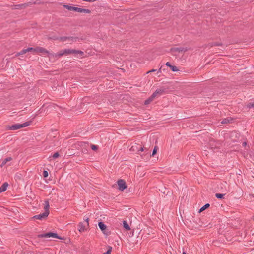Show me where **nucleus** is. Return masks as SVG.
Wrapping results in <instances>:
<instances>
[{
	"instance_id": "obj_34",
	"label": "nucleus",
	"mask_w": 254,
	"mask_h": 254,
	"mask_svg": "<svg viewBox=\"0 0 254 254\" xmlns=\"http://www.w3.org/2000/svg\"><path fill=\"white\" fill-rule=\"evenodd\" d=\"M156 71V70H155V69H152V70H150V71H148V72H147V73H150V72H154V71Z\"/></svg>"
},
{
	"instance_id": "obj_23",
	"label": "nucleus",
	"mask_w": 254,
	"mask_h": 254,
	"mask_svg": "<svg viewBox=\"0 0 254 254\" xmlns=\"http://www.w3.org/2000/svg\"><path fill=\"white\" fill-rule=\"evenodd\" d=\"M163 91L161 89H157L155 91V93L156 94H157V95H161Z\"/></svg>"
},
{
	"instance_id": "obj_36",
	"label": "nucleus",
	"mask_w": 254,
	"mask_h": 254,
	"mask_svg": "<svg viewBox=\"0 0 254 254\" xmlns=\"http://www.w3.org/2000/svg\"><path fill=\"white\" fill-rule=\"evenodd\" d=\"M140 150H141V151H142L143 150V148H141L140 149Z\"/></svg>"
},
{
	"instance_id": "obj_22",
	"label": "nucleus",
	"mask_w": 254,
	"mask_h": 254,
	"mask_svg": "<svg viewBox=\"0 0 254 254\" xmlns=\"http://www.w3.org/2000/svg\"><path fill=\"white\" fill-rule=\"evenodd\" d=\"M153 100L151 97L149 98L148 99L145 101V104L147 105L149 104L152 100Z\"/></svg>"
},
{
	"instance_id": "obj_24",
	"label": "nucleus",
	"mask_w": 254,
	"mask_h": 254,
	"mask_svg": "<svg viewBox=\"0 0 254 254\" xmlns=\"http://www.w3.org/2000/svg\"><path fill=\"white\" fill-rule=\"evenodd\" d=\"M170 68H171V69L173 71H178V69L175 66L171 65V66H170Z\"/></svg>"
},
{
	"instance_id": "obj_14",
	"label": "nucleus",
	"mask_w": 254,
	"mask_h": 254,
	"mask_svg": "<svg viewBox=\"0 0 254 254\" xmlns=\"http://www.w3.org/2000/svg\"><path fill=\"white\" fill-rule=\"evenodd\" d=\"M57 54H54L53 53H50L48 52V54H46V55H48V56L49 57L50 59H54V58H59V56H56Z\"/></svg>"
},
{
	"instance_id": "obj_27",
	"label": "nucleus",
	"mask_w": 254,
	"mask_h": 254,
	"mask_svg": "<svg viewBox=\"0 0 254 254\" xmlns=\"http://www.w3.org/2000/svg\"><path fill=\"white\" fill-rule=\"evenodd\" d=\"M157 150L158 148L157 147H155L152 152V156L154 155L156 153Z\"/></svg>"
},
{
	"instance_id": "obj_4",
	"label": "nucleus",
	"mask_w": 254,
	"mask_h": 254,
	"mask_svg": "<svg viewBox=\"0 0 254 254\" xmlns=\"http://www.w3.org/2000/svg\"><path fill=\"white\" fill-rule=\"evenodd\" d=\"M38 237L39 238H50V237H53L54 238H57L59 239H63L61 237L58 236L57 234L53 233V232H49L43 234H40L38 235Z\"/></svg>"
},
{
	"instance_id": "obj_30",
	"label": "nucleus",
	"mask_w": 254,
	"mask_h": 254,
	"mask_svg": "<svg viewBox=\"0 0 254 254\" xmlns=\"http://www.w3.org/2000/svg\"><path fill=\"white\" fill-rule=\"evenodd\" d=\"M91 148L92 150H95L97 149V146L95 145H92Z\"/></svg>"
},
{
	"instance_id": "obj_26",
	"label": "nucleus",
	"mask_w": 254,
	"mask_h": 254,
	"mask_svg": "<svg viewBox=\"0 0 254 254\" xmlns=\"http://www.w3.org/2000/svg\"><path fill=\"white\" fill-rule=\"evenodd\" d=\"M44 177L46 178L48 176V172L47 171H44L43 173Z\"/></svg>"
},
{
	"instance_id": "obj_37",
	"label": "nucleus",
	"mask_w": 254,
	"mask_h": 254,
	"mask_svg": "<svg viewBox=\"0 0 254 254\" xmlns=\"http://www.w3.org/2000/svg\"><path fill=\"white\" fill-rule=\"evenodd\" d=\"M161 72V69H159L158 72Z\"/></svg>"
},
{
	"instance_id": "obj_19",
	"label": "nucleus",
	"mask_w": 254,
	"mask_h": 254,
	"mask_svg": "<svg viewBox=\"0 0 254 254\" xmlns=\"http://www.w3.org/2000/svg\"><path fill=\"white\" fill-rule=\"evenodd\" d=\"M123 226L127 230L130 229L129 226L126 221H123Z\"/></svg>"
},
{
	"instance_id": "obj_5",
	"label": "nucleus",
	"mask_w": 254,
	"mask_h": 254,
	"mask_svg": "<svg viewBox=\"0 0 254 254\" xmlns=\"http://www.w3.org/2000/svg\"><path fill=\"white\" fill-rule=\"evenodd\" d=\"M187 50L186 48L183 47H174L171 49V52L174 55H176L179 53H182Z\"/></svg>"
},
{
	"instance_id": "obj_35",
	"label": "nucleus",
	"mask_w": 254,
	"mask_h": 254,
	"mask_svg": "<svg viewBox=\"0 0 254 254\" xmlns=\"http://www.w3.org/2000/svg\"><path fill=\"white\" fill-rule=\"evenodd\" d=\"M243 146H246V142H244L243 143Z\"/></svg>"
},
{
	"instance_id": "obj_13",
	"label": "nucleus",
	"mask_w": 254,
	"mask_h": 254,
	"mask_svg": "<svg viewBox=\"0 0 254 254\" xmlns=\"http://www.w3.org/2000/svg\"><path fill=\"white\" fill-rule=\"evenodd\" d=\"M98 226L100 229L105 233V231L107 228V226L102 222L98 223Z\"/></svg>"
},
{
	"instance_id": "obj_20",
	"label": "nucleus",
	"mask_w": 254,
	"mask_h": 254,
	"mask_svg": "<svg viewBox=\"0 0 254 254\" xmlns=\"http://www.w3.org/2000/svg\"><path fill=\"white\" fill-rule=\"evenodd\" d=\"M210 205L209 204L207 203V204H206L205 205H204L203 207H202L200 210H199V212H201L204 210H205L206 209H207V208H208L209 207Z\"/></svg>"
},
{
	"instance_id": "obj_21",
	"label": "nucleus",
	"mask_w": 254,
	"mask_h": 254,
	"mask_svg": "<svg viewBox=\"0 0 254 254\" xmlns=\"http://www.w3.org/2000/svg\"><path fill=\"white\" fill-rule=\"evenodd\" d=\"M27 52V49H23L21 51H20V52H18L16 54V56H18L19 55H23V54H25Z\"/></svg>"
},
{
	"instance_id": "obj_18",
	"label": "nucleus",
	"mask_w": 254,
	"mask_h": 254,
	"mask_svg": "<svg viewBox=\"0 0 254 254\" xmlns=\"http://www.w3.org/2000/svg\"><path fill=\"white\" fill-rule=\"evenodd\" d=\"M44 209L45 211H49V202L48 201H45L44 202Z\"/></svg>"
},
{
	"instance_id": "obj_28",
	"label": "nucleus",
	"mask_w": 254,
	"mask_h": 254,
	"mask_svg": "<svg viewBox=\"0 0 254 254\" xmlns=\"http://www.w3.org/2000/svg\"><path fill=\"white\" fill-rule=\"evenodd\" d=\"M59 156V154L58 153V152H56L53 155V157L54 158H58V157Z\"/></svg>"
},
{
	"instance_id": "obj_9",
	"label": "nucleus",
	"mask_w": 254,
	"mask_h": 254,
	"mask_svg": "<svg viewBox=\"0 0 254 254\" xmlns=\"http://www.w3.org/2000/svg\"><path fill=\"white\" fill-rule=\"evenodd\" d=\"M119 189L122 191L127 188L126 182L123 180H120L118 181Z\"/></svg>"
},
{
	"instance_id": "obj_38",
	"label": "nucleus",
	"mask_w": 254,
	"mask_h": 254,
	"mask_svg": "<svg viewBox=\"0 0 254 254\" xmlns=\"http://www.w3.org/2000/svg\"><path fill=\"white\" fill-rule=\"evenodd\" d=\"M182 254H186L185 252H183Z\"/></svg>"
},
{
	"instance_id": "obj_7",
	"label": "nucleus",
	"mask_w": 254,
	"mask_h": 254,
	"mask_svg": "<svg viewBox=\"0 0 254 254\" xmlns=\"http://www.w3.org/2000/svg\"><path fill=\"white\" fill-rule=\"evenodd\" d=\"M222 185L224 186V187L225 188V190L224 191L225 192L224 194H220V193H216L215 194V196L217 198L219 199H223L224 196L226 194V193L229 191V190L227 189L226 187H227L228 185L226 182H224Z\"/></svg>"
},
{
	"instance_id": "obj_6",
	"label": "nucleus",
	"mask_w": 254,
	"mask_h": 254,
	"mask_svg": "<svg viewBox=\"0 0 254 254\" xmlns=\"http://www.w3.org/2000/svg\"><path fill=\"white\" fill-rule=\"evenodd\" d=\"M49 214V211H45L42 214H40L34 216L33 217V218H35L37 219H40V220L45 219L48 216Z\"/></svg>"
},
{
	"instance_id": "obj_16",
	"label": "nucleus",
	"mask_w": 254,
	"mask_h": 254,
	"mask_svg": "<svg viewBox=\"0 0 254 254\" xmlns=\"http://www.w3.org/2000/svg\"><path fill=\"white\" fill-rule=\"evenodd\" d=\"M64 6L68 10L75 11V7H73L68 5H64Z\"/></svg>"
},
{
	"instance_id": "obj_12",
	"label": "nucleus",
	"mask_w": 254,
	"mask_h": 254,
	"mask_svg": "<svg viewBox=\"0 0 254 254\" xmlns=\"http://www.w3.org/2000/svg\"><path fill=\"white\" fill-rule=\"evenodd\" d=\"M8 186L7 183H4L0 187V193L5 191Z\"/></svg>"
},
{
	"instance_id": "obj_29",
	"label": "nucleus",
	"mask_w": 254,
	"mask_h": 254,
	"mask_svg": "<svg viewBox=\"0 0 254 254\" xmlns=\"http://www.w3.org/2000/svg\"><path fill=\"white\" fill-rule=\"evenodd\" d=\"M248 107L250 108H252L253 107H254V102L253 103H249L247 105Z\"/></svg>"
},
{
	"instance_id": "obj_15",
	"label": "nucleus",
	"mask_w": 254,
	"mask_h": 254,
	"mask_svg": "<svg viewBox=\"0 0 254 254\" xmlns=\"http://www.w3.org/2000/svg\"><path fill=\"white\" fill-rule=\"evenodd\" d=\"M12 160V158L11 157H7L5 159H4L1 164V167H3V166H4L8 162H10V161Z\"/></svg>"
},
{
	"instance_id": "obj_32",
	"label": "nucleus",
	"mask_w": 254,
	"mask_h": 254,
	"mask_svg": "<svg viewBox=\"0 0 254 254\" xmlns=\"http://www.w3.org/2000/svg\"><path fill=\"white\" fill-rule=\"evenodd\" d=\"M157 96V94L155 93V92L151 95V97L153 99Z\"/></svg>"
},
{
	"instance_id": "obj_25",
	"label": "nucleus",
	"mask_w": 254,
	"mask_h": 254,
	"mask_svg": "<svg viewBox=\"0 0 254 254\" xmlns=\"http://www.w3.org/2000/svg\"><path fill=\"white\" fill-rule=\"evenodd\" d=\"M111 251H112V248L109 247L108 250L106 252L103 253V254H111Z\"/></svg>"
},
{
	"instance_id": "obj_8",
	"label": "nucleus",
	"mask_w": 254,
	"mask_h": 254,
	"mask_svg": "<svg viewBox=\"0 0 254 254\" xmlns=\"http://www.w3.org/2000/svg\"><path fill=\"white\" fill-rule=\"evenodd\" d=\"M78 39V38L77 37H62L61 38V41H63V42H64V41H66L67 40H68L69 42H70V43H72V42H76L77 41V40Z\"/></svg>"
},
{
	"instance_id": "obj_1",
	"label": "nucleus",
	"mask_w": 254,
	"mask_h": 254,
	"mask_svg": "<svg viewBox=\"0 0 254 254\" xmlns=\"http://www.w3.org/2000/svg\"><path fill=\"white\" fill-rule=\"evenodd\" d=\"M70 54H79L80 56H82L83 55V52L81 51L76 50L74 49H65L61 50L59 52L57 53L56 56H59V57H60L64 55L66 56Z\"/></svg>"
},
{
	"instance_id": "obj_10",
	"label": "nucleus",
	"mask_w": 254,
	"mask_h": 254,
	"mask_svg": "<svg viewBox=\"0 0 254 254\" xmlns=\"http://www.w3.org/2000/svg\"><path fill=\"white\" fill-rule=\"evenodd\" d=\"M75 11H76L79 13H90L91 11L90 10L87 9H83L81 8L76 7L75 9Z\"/></svg>"
},
{
	"instance_id": "obj_17",
	"label": "nucleus",
	"mask_w": 254,
	"mask_h": 254,
	"mask_svg": "<svg viewBox=\"0 0 254 254\" xmlns=\"http://www.w3.org/2000/svg\"><path fill=\"white\" fill-rule=\"evenodd\" d=\"M28 52H32L33 53H37V47L36 48H28L27 49Z\"/></svg>"
},
{
	"instance_id": "obj_2",
	"label": "nucleus",
	"mask_w": 254,
	"mask_h": 254,
	"mask_svg": "<svg viewBox=\"0 0 254 254\" xmlns=\"http://www.w3.org/2000/svg\"><path fill=\"white\" fill-rule=\"evenodd\" d=\"M31 122H27L21 124H15L9 127L8 129L12 130H16L30 125L31 124Z\"/></svg>"
},
{
	"instance_id": "obj_11",
	"label": "nucleus",
	"mask_w": 254,
	"mask_h": 254,
	"mask_svg": "<svg viewBox=\"0 0 254 254\" xmlns=\"http://www.w3.org/2000/svg\"><path fill=\"white\" fill-rule=\"evenodd\" d=\"M37 53H41L42 55H45L48 53V51L42 47H37Z\"/></svg>"
},
{
	"instance_id": "obj_31",
	"label": "nucleus",
	"mask_w": 254,
	"mask_h": 254,
	"mask_svg": "<svg viewBox=\"0 0 254 254\" xmlns=\"http://www.w3.org/2000/svg\"><path fill=\"white\" fill-rule=\"evenodd\" d=\"M228 122H229L228 119H225L223 120L222 121L221 123H222V124H225V123H228Z\"/></svg>"
},
{
	"instance_id": "obj_33",
	"label": "nucleus",
	"mask_w": 254,
	"mask_h": 254,
	"mask_svg": "<svg viewBox=\"0 0 254 254\" xmlns=\"http://www.w3.org/2000/svg\"><path fill=\"white\" fill-rule=\"evenodd\" d=\"M166 66L169 67L170 68V66H171V65H172L169 62H167L166 63Z\"/></svg>"
},
{
	"instance_id": "obj_3",
	"label": "nucleus",
	"mask_w": 254,
	"mask_h": 254,
	"mask_svg": "<svg viewBox=\"0 0 254 254\" xmlns=\"http://www.w3.org/2000/svg\"><path fill=\"white\" fill-rule=\"evenodd\" d=\"M86 223L80 222L78 225V230L80 232H83L86 230L87 227H89V218L85 219Z\"/></svg>"
}]
</instances>
